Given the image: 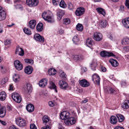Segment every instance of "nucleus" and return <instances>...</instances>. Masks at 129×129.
Instances as JSON below:
<instances>
[{
    "label": "nucleus",
    "mask_w": 129,
    "mask_h": 129,
    "mask_svg": "<svg viewBox=\"0 0 129 129\" xmlns=\"http://www.w3.org/2000/svg\"><path fill=\"white\" fill-rule=\"evenodd\" d=\"M60 116L61 119L62 120L68 119L67 121H76L78 120L77 116L70 117L69 112L66 111L61 112L60 114Z\"/></svg>",
    "instance_id": "1"
},
{
    "label": "nucleus",
    "mask_w": 129,
    "mask_h": 129,
    "mask_svg": "<svg viewBox=\"0 0 129 129\" xmlns=\"http://www.w3.org/2000/svg\"><path fill=\"white\" fill-rule=\"evenodd\" d=\"M32 89L31 85L29 83H27L23 87V91L24 95L26 97L29 94L30 92H31Z\"/></svg>",
    "instance_id": "2"
},
{
    "label": "nucleus",
    "mask_w": 129,
    "mask_h": 129,
    "mask_svg": "<svg viewBox=\"0 0 129 129\" xmlns=\"http://www.w3.org/2000/svg\"><path fill=\"white\" fill-rule=\"evenodd\" d=\"M42 16L43 18L48 22L52 23L54 22V17L47 14L46 12H44L42 13Z\"/></svg>",
    "instance_id": "3"
},
{
    "label": "nucleus",
    "mask_w": 129,
    "mask_h": 129,
    "mask_svg": "<svg viewBox=\"0 0 129 129\" xmlns=\"http://www.w3.org/2000/svg\"><path fill=\"white\" fill-rule=\"evenodd\" d=\"M12 97L13 100L18 103H20L21 101V99L19 94L16 92L13 93Z\"/></svg>",
    "instance_id": "4"
},
{
    "label": "nucleus",
    "mask_w": 129,
    "mask_h": 129,
    "mask_svg": "<svg viewBox=\"0 0 129 129\" xmlns=\"http://www.w3.org/2000/svg\"><path fill=\"white\" fill-rule=\"evenodd\" d=\"M100 55L101 56L103 57L111 56L115 57V55L112 52H106L104 51H103L100 52Z\"/></svg>",
    "instance_id": "5"
},
{
    "label": "nucleus",
    "mask_w": 129,
    "mask_h": 129,
    "mask_svg": "<svg viewBox=\"0 0 129 129\" xmlns=\"http://www.w3.org/2000/svg\"><path fill=\"white\" fill-rule=\"evenodd\" d=\"M27 4L30 7H34L37 6L38 4V0H26Z\"/></svg>",
    "instance_id": "6"
},
{
    "label": "nucleus",
    "mask_w": 129,
    "mask_h": 129,
    "mask_svg": "<svg viewBox=\"0 0 129 129\" xmlns=\"http://www.w3.org/2000/svg\"><path fill=\"white\" fill-rule=\"evenodd\" d=\"M14 64L16 69L18 70H20L22 69V64L19 60H16L14 62Z\"/></svg>",
    "instance_id": "7"
},
{
    "label": "nucleus",
    "mask_w": 129,
    "mask_h": 129,
    "mask_svg": "<svg viewBox=\"0 0 129 129\" xmlns=\"http://www.w3.org/2000/svg\"><path fill=\"white\" fill-rule=\"evenodd\" d=\"M85 9L82 7H80L77 9L75 12V14L77 16H80L84 12Z\"/></svg>",
    "instance_id": "8"
},
{
    "label": "nucleus",
    "mask_w": 129,
    "mask_h": 129,
    "mask_svg": "<svg viewBox=\"0 0 129 129\" xmlns=\"http://www.w3.org/2000/svg\"><path fill=\"white\" fill-rule=\"evenodd\" d=\"M92 79L95 84L98 85L100 84V78L98 75L95 74L93 75L92 77Z\"/></svg>",
    "instance_id": "9"
},
{
    "label": "nucleus",
    "mask_w": 129,
    "mask_h": 129,
    "mask_svg": "<svg viewBox=\"0 0 129 129\" xmlns=\"http://www.w3.org/2000/svg\"><path fill=\"white\" fill-rule=\"evenodd\" d=\"M6 17V13L3 10L2 7L0 6V20H4Z\"/></svg>",
    "instance_id": "10"
},
{
    "label": "nucleus",
    "mask_w": 129,
    "mask_h": 129,
    "mask_svg": "<svg viewBox=\"0 0 129 129\" xmlns=\"http://www.w3.org/2000/svg\"><path fill=\"white\" fill-rule=\"evenodd\" d=\"M34 38L35 40L41 42H43L44 41V37L39 34H35L34 35Z\"/></svg>",
    "instance_id": "11"
},
{
    "label": "nucleus",
    "mask_w": 129,
    "mask_h": 129,
    "mask_svg": "<svg viewBox=\"0 0 129 129\" xmlns=\"http://www.w3.org/2000/svg\"><path fill=\"white\" fill-rule=\"evenodd\" d=\"M60 88L63 89H66L68 87V85L66 82L63 80H60L59 82Z\"/></svg>",
    "instance_id": "12"
},
{
    "label": "nucleus",
    "mask_w": 129,
    "mask_h": 129,
    "mask_svg": "<svg viewBox=\"0 0 129 129\" xmlns=\"http://www.w3.org/2000/svg\"><path fill=\"white\" fill-rule=\"evenodd\" d=\"M79 81L80 85L83 87H87L89 85V82L85 79L79 80Z\"/></svg>",
    "instance_id": "13"
},
{
    "label": "nucleus",
    "mask_w": 129,
    "mask_h": 129,
    "mask_svg": "<svg viewBox=\"0 0 129 129\" xmlns=\"http://www.w3.org/2000/svg\"><path fill=\"white\" fill-rule=\"evenodd\" d=\"M102 35L99 33H95L94 35L93 39L97 41H100L102 40Z\"/></svg>",
    "instance_id": "14"
},
{
    "label": "nucleus",
    "mask_w": 129,
    "mask_h": 129,
    "mask_svg": "<svg viewBox=\"0 0 129 129\" xmlns=\"http://www.w3.org/2000/svg\"><path fill=\"white\" fill-rule=\"evenodd\" d=\"M15 53L18 54L19 55L23 56L24 55V51L22 48L19 46L17 47L16 49Z\"/></svg>",
    "instance_id": "15"
},
{
    "label": "nucleus",
    "mask_w": 129,
    "mask_h": 129,
    "mask_svg": "<svg viewBox=\"0 0 129 129\" xmlns=\"http://www.w3.org/2000/svg\"><path fill=\"white\" fill-rule=\"evenodd\" d=\"M124 26L126 28H129V18L123 19L122 21Z\"/></svg>",
    "instance_id": "16"
},
{
    "label": "nucleus",
    "mask_w": 129,
    "mask_h": 129,
    "mask_svg": "<svg viewBox=\"0 0 129 129\" xmlns=\"http://www.w3.org/2000/svg\"><path fill=\"white\" fill-rule=\"evenodd\" d=\"M48 80L47 79H41L39 82V86L42 87H44L47 84Z\"/></svg>",
    "instance_id": "17"
},
{
    "label": "nucleus",
    "mask_w": 129,
    "mask_h": 129,
    "mask_svg": "<svg viewBox=\"0 0 129 129\" xmlns=\"http://www.w3.org/2000/svg\"><path fill=\"white\" fill-rule=\"evenodd\" d=\"M33 71V68L30 66H28L25 67V72L28 74H30L32 73Z\"/></svg>",
    "instance_id": "18"
},
{
    "label": "nucleus",
    "mask_w": 129,
    "mask_h": 129,
    "mask_svg": "<svg viewBox=\"0 0 129 129\" xmlns=\"http://www.w3.org/2000/svg\"><path fill=\"white\" fill-rule=\"evenodd\" d=\"M27 110L29 112H33L34 109V106L32 104H29L27 105L26 107Z\"/></svg>",
    "instance_id": "19"
},
{
    "label": "nucleus",
    "mask_w": 129,
    "mask_h": 129,
    "mask_svg": "<svg viewBox=\"0 0 129 129\" xmlns=\"http://www.w3.org/2000/svg\"><path fill=\"white\" fill-rule=\"evenodd\" d=\"M6 109L5 107H1L0 104V117H3L5 115Z\"/></svg>",
    "instance_id": "20"
},
{
    "label": "nucleus",
    "mask_w": 129,
    "mask_h": 129,
    "mask_svg": "<svg viewBox=\"0 0 129 129\" xmlns=\"http://www.w3.org/2000/svg\"><path fill=\"white\" fill-rule=\"evenodd\" d=\"M64 14V11L61 10H59L57 13V18L59 20H60Z\"/></svg>",
    "instance_id": "21"
},
{
    "label": "nucleus",
    "mask_w": 129,
    "mask_h": 129,
    "mask_svg": "<svg viewBox=\"0 0 129 129\" xmlns=\"http://www.w3.org/2000/svg\"><path fill=\"white\" fill-rule=\"evenodd\" d=\"M74 59L76 61H81L84 59V57L81 55H75L74 56Z\"/></svg>",
    "instance_id": "22"
},
{
    "label": "nucleus",
    "mask_w": 129,
    "mask_h": 129,
    "mask_svg": "<svg viewBox=\"0 0 129 129\" xmlns=\"http://www.w3.org/2000/svg\"><path fill=\"white\" fill-rule=\"evenodd\" d=\"M121 107L123 108L127 109L129 108V100H126L123 104H121Z\"/></svg>",
    "instance_id": "23"
},
{
    "label": "nucleus",
    "mask_w": 129,
    "mask_h": 129,
    "mask_svg": "<svg viewBox=\"0 0 129 129\" xmlns=\"http://www.w3.org/2000/svg\"><path fill=\"white\" fill-rule=\"evenodd\" d=\"M36 25V21L35 20H32L29 22V26L31 29H33Z\"/></svg>",
    "instance_id": "24"
},
{
    "label": "nucleus",
    "mask_w": 129,
    "mask_h": 129,
    "mask_svg": "<svg viewBox=\"0 0 129 129\" xmlns=\"http://www.w3.org/2000/svg\"><path fill=\"white\" fill-rule=\"evenodd\" d=\"M109 61L113 67H116L118 65V63L115 59H110Z\"/></svg>",
    "instance_id": "25"
},
{
    "label": "nucleus",
    "mask_w": 129,
    "mask_h": 129,
    "mask_svg": "<svg viewBox=\"0 0 129 129\" xmlns=\"http://www.w3.org/2000/svg\"><path fill=\"white\" fill-rule=\"evenodd\" d=\"M50 86L49 87V88L51 89H53L55 90V91L56 92H57V91L56 89V87L55 84L51 81H49Z\"/></svg>",
    "instance_id": "26"
},
{
    "label": "nucleus",
    "mask_w": 129,
    "mask_h": 129,
    "mask_svg": "<svg viewBox=\"0 0 129 129\" xmlns=\"http://www.w3.org/2000/svg\"><path fill=\"white\" fill-rule=\"evenodd\" d=\"M86 43L88 47H90L93 44V42L91 38H88L86 40Z\"/></svg>",
    "instance_id": "27"
},
{
    "label": "nucleus",
    "mask_w": 129,
    "mask_h": 129,
    "mask_svg": "<svg viewBox=\"0 0 129 129\" xmlns=\"http://www.w3.org/2000/svg\"><path fill=\"white\" fill-rule=\"evenodd\" d=\"M97 12L99 13L102 14L104 16L106 15V13L104 9L102 8H99L96 9Z\"/></svg>",
    "instance_id": "28"
},
{
    "label": "nucleus",
    "mask_w": 129,
    "mask_h": 129,
    "mask_svg": "<svg viewBox=\"0 0 129 129\" xmlns=\"http://www.w3.org/2000/svg\"><path fill=\"white\" fill-rule=\"evenodd\" d=\"M56 70L53 68L50 69L48 71V73L50 75H54L56 74Z\"/></svg>",
    "instance_id": "29"
},
{
    "label": "nucleus",
    "mask_w": 129,
    "mask_h": 129,
    "mask_svg": "<svg viewBox=\"0 0 129 129\" xmlns=\"http://www.w3.org/2000/svg\"><path fill=\"white\" fill-rule=\"evenodd\" d=\"M43 123L45 125V126L44 127L49 129H50L52 124L51 121H43Z\"/></svg>",
    "instance_id": "30"
},
{
    "label": "nucleus",
    "mask_w": 129,
    "mask_h": 129,
    "mask_svg": "<svg viewBox=\"0 0 129 129\" xmlns=\"http://www.w3.org/2000/svg\"><path fill=\"white\" fill-rule=\"evenodd\" d=\"M6 96V95L5 92L4 91H2L0 93V99L2 101H3L5 100Z\"/></svg>",
    "instance_id": "31"
},
{
    "label": "nucleus",
    "mask_w": 129,
    "mask_h": 129,
    "mask_svg": "<svg viewBox=\"0 0 129 129\" xmlns=\"http://www.w3.org/2000/svg\"><path fill=\"white\" fill-rule=\"evenodd\" d=\"M13 80L15 82H18L20 80V77L18 74H15L13 76Z\"/></svg>",
    "instance_id": "32"
},
{
    "label": "nucleus",
    "mask_w": 129,
    "mask_h": 129,
    "mask_svg": "<svg viewBox=\"0 0 129 129\" xmlns=\"http://www.w3.org/2000/svg\"><path fill=\"white\" fill-rule=\"evenodd\" d=\"M107 24V22L106 20H103L101 21L100 26L101 27L105 28L106 27Z\"/></svg>",
    "instance_id": "33"
},
{
    "label": "nucleus",
    "mask_w": 129,
    "mask_h": 129,
    "mask_svg": "<svg viewBox=\"0 0 129 129\" xmlns=\"http://www.w3.org/2000/svg\"><path fill=\"white\" fill-rule=\"evenodd\" d=\"M37 29L39 31H41L43 29V25L42 23H38L37 26Z\"/></svg>",
    "instance_id": "34"
},
{
    "label": "nucleus",
    "mask_w": 129,
    "mask_h": 129,
    "mask_svg": "<svg viewBox=\"0 0 129 129\" xmlns=\"http://www.w3.org/2000/svg\"><path fill=\"white\" fill-rule=\"evenodd\" d=\"M96 66V62L95 61H93L90 65V67L91 69L93 71L95 70V68Z\"/></svg>",
    "instance_id": "35"
},
{
    "label": "nucleus",
    "mask_w": 129,
    "mask_h": 129,
    "mask_svg": "<svg viewBox=\"0 0 129 129\" xmlns=\"http://www.w3.org/2000/svg\"><path fill=\"white\" fill-rule=\"evenodd\" d=\"M16 123L19 126L23 127L26 125L25 121H15Z\"/></svg>",
    "instance_id": "36"
},
{
    "label": "nucleus",
    "mask_w": 129,
    "mask_h": 129,
    "mask_svg": "<svg viewBox=\"0 0 129 129\" xmlns=\"http://www.w3.org/2000/svg\"><path fill=\"white\" fill-rule=\"evenodd\" d=\"M122 43L123 45L127 44H129V38H125L122 40Z\"/></svg>",
    "instance_id": "37"
},
{
    "label": "nucleus",
    "mask_w": 129,
    "mask_h": 129,
    "mask_svg": "<svg viewBox=\"0 0 129 129\" xmlns=\"http://www.w3.org/2000/svg\"><path fill=\"white\" fill-rule=\"evenodd\" d=\"M116 116L119 121L120 120L121 121H124L125 120V118L122 115L118 114H116Z\"/></svg>",
    "instance_id": "38"
},
{
    "label": "nucleus",
    "mask_w": 129,
    "mask_h": 129,
    "mask_svg": "<svg viewBox=\"0 0 129 129\" xmlns=\"http://www.w3.org/2000/svg\"><path fill=\"white\" fill-rule=\"evenodd\" d=\"M5 45L6 46V48H7L11 46V42L9 40H7L4 42Z\"/></svg>",
    "instance_id": "39"
},
{
    "label": "nucleus",
    "mask_w": 129,
    "mask_h": 129,
    "mask_svg": "<svg viewBox=\"0 0 129 129\" xmlns=\"http://www.w3.org/2000/svg\"><path fill=\"white\" fill-rule=\"evenodd\" d=\"M76 29L78 31H81L83 30V26L81 24L78 23L76 25Z\"/></svg>",
    "instance_id": "40"
},
{
    "label": "nucleus",
    "mask_w": 129,
    "mask_h": 129,
    "mask_svg": "<svg viewBox=\"0 0 129 129\" xmlns=\"http://www.w3.org/2000/svg\"><path fill=\"white\" fill-rule=\"evenodd\" d=\"M76 121H63V123L67 126H70L75 123Z\"/></svg>",
    "instance_id": "41"
},
{
    "label": "nucleus",
    "mask_w": 129,
    "mask_h": 129,
    "mask_svg": "<svg viewBox=\"0 0 129 129\" xmlns=\"http://www.w3.org/2000/svg\"><path fill=\"white\" fill-rule=\"evenodd\" d=\"M59 5L60 7L63 8H65L67 6V5L63 0H61Z\"/></svg>",
    "instance_id": "42"
},
{
    "label": "nucleus",
    "mask_w": 129,
    "mask_h": 129,
    "mask_svg": "<svg viewBox=\"0 0 129 129\" xmlns=\"http://www.w3.org/2000/svg\"><path fill=\"white\" fill-rule=\"evenodd\" d=\"M59 75L61 77L64 79L66 78V76L65 74L62 71H61L59 72Z\"/></svg>",
    "instance_id": "43"
},
{
    "label": "nucleus",
    "mask_w": 129,
    "mask_h": 129,
    "mask_svg": "<svg viewBox=\"0 0 129 129\" xmlns=\"http://www.w3.org/2000/svg\"><path fill=\"white\" fill-rule=\"evenodd\" d=\"M23 31L27 35H30L31 34L30 30L28 28L25 27L24 28Z\"/></svg>",
    "instance_id": "44"
},
{
    "label": "nucleus",
    "mask_w": 129,
    "mask_h": 129,
    "mask_svg": "<svg viewBox=\"0 0 129 129\" xmlns=\"http://www.w3.org/2000/svg\"><path fill=\"white\" fill-rule=\"evenodd\" d=\"M71 21L69 18H66L63 20V23L66 25L70 23Z\"/></svg>",
    "instance_id": "45"
},
{
    "label": "nucleus",
    "mask_w": 129,
    "mask_h": 129,
    "mask_svg": "<svg viewBox=\"0 0 129 129\" xmlns=\"http://www.w3.org/2000/svg\"><path fill=\"white\" fill-rule=\"evenodd\" d=\"M25 61L28 64H33L34 63V61L31 59H24Z\"/></svg>",
    "instance_id": "46"
},
{
    "label": "nucleus",
    "mask_w": 129,
    "mask_h": 129,
    "mask_svg": "<svg viewBox=\"0 0 129 129\" xmlns=\"http://www.w3.org/2000/svg\"><path fill=\"white\" fill-rule=\"evenodd\" d=\"M73 41L74 43L76 44L79 41V39L77 36H74L73 38Z\"/></svg>",
    "instance_id": "47"
},
{
    "label": "nucleus",
    "mask_w": 129,
    "mask_h": 129,
    "mask_svg": "<svg viewBox=\"0 0 129 129\" xmlns=\"http://www.w3.org/2000/svg\"><path fill=\"white\" fill-rule=\"evenodd\" d=\"M64 125V124L63 123V121H61L59 123L58 129H64V128L63 127Z\"/></svg>",
    "instance_id": "48"
},
{
    "label": "nucleus",
    "mask_w": 129,
    "mask_h": 129,
    "mask_svg": "<svg viewBox=\"0 0 129 129\" xmlns=\"http://www.w3.org/2000/svg\"><path fill=\"white\" fill-rule=\"evenodd\" d=\"M107 91L109 92V91L111 94L114 93L115 92V90L114 89L110 87L108 88V90Z\"/></svg>",
    "instance_id": "49"
},
{
    "label": "nucleus",
    "mask_w": 129,
    "mask_h": 129,
    "mask_svg": "<svg viewBox=\"0 0 129 129\" xmlns=\"http://www.w3.org/2000/svg\"><path fill=\"white\" fill-rule=\"evenodd\" d=\"M42 119L43 121H49L50 118L48 116L45 115L43 117Z\"/></svg>",
    "instance_id": "50"
},
{
    "label": "nucleus",
    "mask_w": 129,
    "mask_h": 129,
    "mask_svg": "<svg viewBox=\"0 0 129 129\" xmlns=\"http://www.w3.org/2000/svg\"><path fill=\"white\" fill-rule=\"evenodd\" d=\"M68 7L70 10L73 9L74 8V6L71 3L69 2L68 4Z\"/></svg>",
    "instance_id": "51"
},
{
    "label": "nucleus",
    "mask_w": 129,
    "mask_h": 129,
    "mask_svg": "<svg viewBox=\"0 0 129 129\" xmlns=\"http://www.w3.org/2000/svg\"><path fill=\"white\" fill-rule=\"evenodd\" d=\"M52 2L54 5H58L59 3V0H53Z\"/></svg>",
    "instance_id": "52"
},
{
    "label": "nucleus",
    "mask_w": 129,
    "mask_h": 129,
    "mask_svg": "<svg viewBox=\"0 0 129 129\" xmlns=\"http://www.w3.org/2000/svg\"><path fill=\"white\" fill-rule=\"evenodd\" d=\"M117 118L114 116L112 115L110 117V121H116Z\"/></svg>",
    "instance_id": "53"
},
{
    "label": "nucleus",
    "mask_w": 129,
    "mask_h": 129,
    "mask_svg": "<svg viewBox=\"0 0 129 129\" xmlns=\"http://www.w3.org/2000/svg\"><path fill=\"white\" fill-rule=\"evenodd\" d=\"M30 129H37L35 125L34 124H31L30 125Z\"/></svg>",
    "instance_id": "54"
},
{
    "label": "nucleus",
    "mask_w": 129,
    "mask_h": 129,
    "mask_svg": "<svg viewBox=\"0 0 129 129\" xmlns=\"http://www.w3.org/2000/svg\"><path fill=\"white\" fill-rule=\"evenodd\" d=\"M125 5L127 8L129 9V0H126Z\"/></svg>",
    "instance_id": "55"
},
{
    "label": "nucleus",
    "mask_w": 129,
    "mask_h": 129,
    "mask_svg": "<svg viewBox=\"0 0 129 129\" xmlns=\"http://www.w3.org/2000/svg\"><path fill=\"white\" fill-rule=\"evenodd\" d=\"M108 37L109 38L112 40H113L114 38V35L112 34H110Z\"/></svg>",
    "instance_id": "56"
},
{
    "label": "nucleus",
    "mask_w": 129,
    "mask_h": 129,
    "mask_svg": "<svg viewBox=\"0 0 129 129\" xmlns=\"http://www.w3.org/2000/svg\"><path fill=\"white\" fill-rule=\"evenodd\" d=\"M8 80V78L7 77H6L4 78L2 80V82L3 84H4L7 82Z\"/></svg>",
    "instance_id": "57"
},
{
    "label": "nucleus",
    "mask_w": 129,
    "mask_h": 129,
    "mask_svg": "<svg viewBox=\"0 0 129 129\" xmlns=\"http://www.w3.org/2000/svg\"><path fill=\"white\" fill-rule=\"evenodd\" d=\"M124 51L126 52L129 51V46H126L124 47L123 48Z\"/></svg>",
    "instance_id": "58"
},
{
    "label": "nucleus",
    "mask_w": 129,
    "mask_h": 129,
    "mask_svg": "<svg viewBox=\"0 0 129 129\" xmlns=\"http://www.w3.org/2000/svg\"><path fill=\"white\" fill-rule=\"evenodd\" d=\"M121 85L122 87H124L125 86L126 84V83L125 81H122L121 82Z\"/></svg>",
    "instance_id": "59"
},
{
    "label": "nucleus",
    "mask_w": 129,
    "mask_h": 129,
    "mask_svg": "<svg viewBox=\"0 0 129 129\" xmlns=\"http://www.w3.org/2000/svg\"><path fill=\"white\" fill-rule=\"evenodd\" d=\"M16 9H21L22 8V6L20 5L17 4L16 6Z\"/></svg>",
    "instance_id": "60"
},
{
    "label": "nucleus",
    "mask_w": 129,
    "mask_h": 129,
    "mask_svg": "<svg viewBox=\"0 0 129 129\" xmlns=\"http://www.w3.org/2000/svg\"><path fill=\"white\" fill-rule=\"evenodd\" d=\"M9 129H18L17 128L15 125H13L11 126L10 127Z\"/></svg>",
    "instance_id": "61"
},
{
    "label": "nucleus",
    "mask_w": 129,
    "mask_h": 129,
    "mask_svg": "<svg viewBox=\"0 0 129 129\" xmlns=\"http://www.w3.org/2000/svg\"><path fill=\"white\" fill-rule=\"evenodd\" d=\"M49 105L50 106L52 107L54 105V104L52 101H50L49 102Z\"/></svg>",
    "instance_id": "62"
},
{
    "label": "nucleus",
    "mask_w": 129,
    "mask_h": 129,
    "mask_svg": "<svg viewBox=\"0 0 129 129\" xmlns=\"http://www.w3.org/2000/svg\"><path fill=\"white\" fill-rule=\"evenodd\" d=\"M101 69L102 71L103 72H105L106 71V68L104 67H102L101 68Z\"/></svg>",
    "instance_id": "63"
},
{
    "label": "nucleus",
    "mask_w": 129,
    "mask_h": 129,
    "mask_svg": "<svg viewBox=\"0 0 129 129\" xmlns=\"http://www.w3.org/2000/svg\"><path fill=\"white\" fill-rule=\"evenodd\" d=\"M114 129H124V128L120 126H117L115 127Z\"/></svg>",
    "instance_id": "64"
}]
</instances>
